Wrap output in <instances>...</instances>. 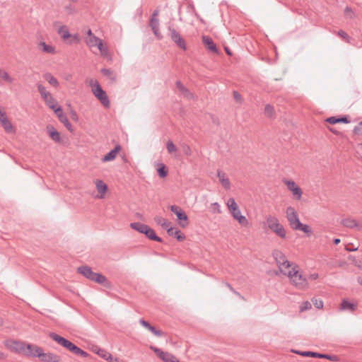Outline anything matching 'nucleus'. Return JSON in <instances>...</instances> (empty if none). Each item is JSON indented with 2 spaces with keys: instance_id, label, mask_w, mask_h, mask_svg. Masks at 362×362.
<instances>
[{
  "instance_id": "nucleus-1",
  "label": "nucleus",
  "mask_w": 362,
  "mask_h": 362,
  "mask_svg": "<svg viewBox=\"0 0 362 362\" xmlns=\"http://www.w3.org/2000/svg\"><path fill=\"white\" fill-rule=\"evenodd\" d=\"M49 337L56 341L58 344L61 345L64 348H66L71 352L75 354L76 355L82 356L83 357L88 356V353L78 347L76 345L73 344L69 340L59 336V334L54 333V332H50L49 334Z\"/></svg>"
},
{
  "instance_id": "nucleus-2",
  "label": "nucleus",
  "mask_w": 362,
  "mask_h": 362,
  "mask_svg": "<svg viewBox=\"0 0 362 362\" xmlns=\"http://www.w3.org/2000/svg\"><path fill=\"white\" fill-rule=\"evenodd\" d=\"M292 284L299 289H305L308 287V279L298 270V266H294L287 274Z\"/></svg>"
},
{
  "instance_id": "nucleus-3",
  "label": "nucleus",
  "mask_w": 362,
  "mask_h": 362,
  "mask_svg": "<svg viewBox=\"0 0 362 362\" xmlns=\"http://www.w3.org/2000/svg\"><path fill=\"white\" fill-rule=\"evenodd\" d=\"M266 224L267 227L277 236L281 238H286V230L283 225L279 223V221L276 217L271 215L267 216L266 218Z\"/></svg>"
},
{
  "instance_id": "nucleus-4",
  "label": "nucleus",
  "mask_w": 362,
  "mask_h": 362,
  "mask_svg": "<svg viewBox=\"0 0 362 362\" xmlns=\"http://www.w3.org/2000/svg\"><path fill=\"white\" fill-rule=\"evenodd\" d=\"M78 272L88 279L100 284H104L107 278L100 273L93 272L88 266H81L78 268Z\"/></svg>"
},
{
  "instance_id": "nucleus-5",
  "label": "nucleus",
  "mask_w": 362,
  "mask_h": 362,
  "mask_svg": "<svg viewBox=\"0 0 362 362\" xmlns=\"http://www.w3.org/2000/svg\"><path fill=\"white\" fill-rule=\"evenodd\" d=\"M90 85L95 96L100 101L102 105L105 107H110V100L105 90L97 81L91 79Z\"/></svg>"
},
{
  "instance_id": "nucleus-6",
  "label": "nucleus",
  "mask_w": 362,
  "mask_h": 362,
  "mask_svg": "<svg viewBox=\"0 0 362 362\" xmlns=\"http://www.w3.org/2000/svg\"><path fill=\"white\" fill-rule=\"evenodd\" d=\"M168 35L171 40L173 41L179 48L182 50L187 49L185 41L172 25H168Z\"/></svg>"
},
{
  "instance_id": "nucleus-7",
  "label": "nucleus",
  "mask_w": 362,
  "mask_h": 362,
  "mask_svg": "<svg viewBox=\"0 0 362 362\" xmlns=\"http://www.w3.org/2000/svg\"><path fill=\"white\" fill-rule=\"evenodd\" d=\"M272 256L274 258L277 265L279 266L281 272H284L281 267L288 269L291 267V263L286 259V256L281 251L279 250H273Z\"/></svg>"
},
{
  "instance_id": "nucleus-8",
  "label": "nucleus",
  "mask_w": 362,
  "mask_h": 362,
  "mask_svg": "<svg viewBox=\"0 0 362 362\" xmlns=\"http://www.w3.org/2000/svg\"><path fill=\"white\" fill-rule=\"evenodd\" d=\"M286 218L288 221L291 226V227L294 230L296 227H298L300 226V219L298 216L295 210V209L292 206H288L286 211Z\"/></svg>"
},
{
  "instance_id": "nucleus-9",
  "label": "nucleus",
  "mask_w": 362,
  "mask_h": 362,
  "mask_svg": "<svg viewBox=\"0 0 362 362\" xmlns=\"http://www.w3.org/2000/svg\"><path fill=\"white\" fill-rule=\"evenodd\" d=\"M283 182L287 186L288 190L292 192L295 199L300 200L301 199L303 191L293 180L284 179Z\"/></svg>"
},
{
  "instance_id": "nucleus-10",
  "label": "nucleus",
  "mask_w": 362,
  "mask_h": 362,
  "mask_svg": "<svg viewBox=\"0 0 362 362\" xmlns=\"http://www.w3.org/2000/svg\"><path fill=\"white\" fill-rule=\"evenodd\" d=\"M170 208V211L177 216L180 225L182 227H185L188 224L187 216L185 212L176 205H172Z\"/></svg>"
},
{
  "instance_id": "nucleus-11",
  "label": "nucleus",
  "mask_w": 362,
  "mask_h": 362,
  "mask_svg": "<svg viewBox=\"0 0 362 362\" xmlns=\"http://www.w3.org/2000/svg\"><path fill=\"white\" fill-rule=\"evenodd\" d=\"M37 355L41 362H61L62 361L60 356L52 352L45 353L43 349Z\"/></svg>"
},
{
  "instance_id": "nucleus-12",
  "label": "nucleus",
  "mask_w": 362,
  "mask_h": 362,
  "mask_svg": "<svg viewBox=\"0 0 362 362\" xmlns=\"http://www.w3.org/2000/svg\"><path fill=\"white\" fill-rule=\"evenodd\" d=\"M6 346L13 352L23 354V351H25V343L16 340H9L6 341Z\"/></svg>"
},
{
  "instance_id": "nucleus-13",
  "label": "nucleus",
  "mask_w": 362,
  "mask_h": 362,
  "mask_svg": "<svg viewBox=\"0 0 362 362\" xmlns=\"http://www.w3.org/2000/svg\"><path fill=\"white\" fill-rule=\"evenodd\" d=\"M341 223L346 228L362 231V222L357 221L352 218H346L341 220Z\"/></svg>"
},
{
  "instance_id": "nucleus-14",
  "label": "nucleus",
  "mask_w": 362,
  "mask_h": 362,
  "mask_svg": "<svg viewBox=\"0 0 362 362\" xmlns=\"http://www.w3.org/2000/svg\"><path fill=\"white\" fill-rule=\"evenodd\" d=\"M42 348L33 344H25V351H23V355L27 357H37L38 353H40Z\"/></svg>"
},
{
  "instance_id": "nucleus-15",
  "label": "nucleus",
  "mask_w": 362,
  "mask_h": 362,
  "mask_svg": "<svg viewBox=\"0 0 362 362\" xmlns=\"http://www.w3.org/2000/svg\"><path fill=\"white\" fill-rule=\"evenodd\" d=\"M294 352L300 356H310V357L320 358H327V359H329L331 361H334V358H335V356H334L320 354V353L313 352V351H296Z\"/></svg>"
},
{
  "instance_id": "nucleus-16",
  "label": "nucleus",
  "mask_w": 362,
  "mask_h": 362,
  "mask_svg": "<svg viewBox=\"0 0 362 362\" xmlns=\"http://www.w3.org/2000/svg\"><path fill=\"white\" fill-rule=\"evenodd\" d=\"M37 90L41 95V97L45 102L46 105L55 102L54 98L52 97L51 93L46 90V88L42 84H37Z\"/></svg>"
},
{
  "instance_id": "nucleus-17",
  "label": "nucleus",
  "mask_w": 362,
  "mask_h": 362,
  "mask_svg": "<svg viewBox=\"0 0 362 362\" xmlns=\"http://www.w3.org/2000/svg\"><path fill=\"white\" fill-rule=\"evenodd\" d=\"M175 86L179 91L182 93V95L188 100H192L194 98V94L191 93V91L186 88L180 81H176Z\"/></svg>"
},
{
  "instance_id": "nucleus-18",
  "label": "nucleus",
  "mask_w": 362,
  "mask_h": 362,
  "mask_svg": "<svg viewBox=\"0 0 362 362\" xmlns=\"http://www.w3.org/2000/svg\"><path fill=\"white\" fill-rule=\"evenodd\" d=\"M94 182L95 184L97 191L100 194L99 195L97 196V197L103 199L104 197L105 192L107 190V185L101 180H95Z\"/></svg>"
},
{
  "instance_id": "nucleus-19",
  "label": "nucleus",
  "mask_w": 362,
  "mask_h": 362,
  "mask_svg": "<svg viewBox=\"0 0 362 362\" xmlns=\"http://www.w3.org/2000/svg\"><path fill=\"white\" fill-rule=\"evenodd\" d=\"M0 122L1 125L7 132H13V127L10 121L8 119L6 114L0 111Z\"/></svg>"
},
{
  "instance_id": "nucleus-20",
  "label": "nucleus",
  "mask_w": 362,
  "mask_h": 362,
  "mask_svg": "<svg viewBox=\"0 0 362 362\" xmlns=\"http://www.w3.org/2000/svg\"><path fill=\"white\" fill-rule=\"evenodd\" d=\"M202 42L209 51L213 53H218V48L210 37L203 35Z\"/></svg>"
},
{
  "instance_id": "nucleus-21",
  "label": "nucleus",
  "mask_w": 362,
  "mask_h": 362,
  "mask_svg": "<svg viewBox=\"0 0 362 362\" xmlns=\"http://www.w3.org/2000/svg\"><path fill=\"white\" fill-rule=\"evenodd\" d=\"M121 146L119 145H117L112 150L108 152L104 157L102 158V161L103 163L109 162L113 160L117 153L120 151Z\"/></svg>"
},
{
  "instance_id": "nucleus-22",
  "label": "nucleus",
  "mask_w": 362,
  "mask_h": 362,
  "mask_svg": "<svg viewBox=\"0 0 362 362\" xmlns=\"http://www.w3.org/2000/svg\"><path fill=\"white\" fill-rule=\"evenodd\" d=\"M14 81L13 77H11L8 73L3 69H0V85L4 83H12Z\"/></svg>"
},
{
  "instance_id": "nucleus-23",
  "label": "nucleus",
  "mask_w": 362,
  "mask_h": 362,
  "mask_svg": "<svg viewBox=\"0 0 362 362\" xmlns=\"http://www.w3.org/2000/svg\"><path fill=\"white\" fill-rule=\"evenodd\" d=\"M37 47L44 53L47 54H55V47L52 45H47L45 42H40L37 44Z\"/></svg>"
},
{
  "instance_id": "nucleus-24",
  "label": "nucleus",
  "mask_w": 362,
  "mask_h": 362,
  "mask_svg": "<svg viewBox=\"0 0 362 362\" xmlns=\"http://www.w3.org/2000/svg\"><path fill=\"white\" fill-rule=\"evenodd\" d=\"M144 234L148 238H149L151 240L157 241L159 243H161L163 241L162 238L158 237L154 230H153L151 228H150L148 226H147V228L145 229Z\"/></svg>"
},
{
  "instance_id": "nucleus-25",
  "label": "nucleus",
  "mask_w": 362,
  "mask_h": 362,
  "mask_svg": "<svg viewBox=\"0 0 362 362\" xmlns=\"http://www.w3.org/2000/svg\"><path fill=\"white\" fill-rule=\"evenodd\" d=\"M217 176L219 179L220 182L223 185V187L229 189L230 188V183L229 179L226 177V174L220 170L218 171Z\"/></svg>"
},
{
  "instance_id": "nucleus-26",
  "label": "nucleus",
  "mask_w": 362,
  "mask_h": 362,
  "mask_svg": "<svg viewBox=\"0 0 362 362\" xmlns=\"http://www.w3.org/2000/svg\"><path fill=\"white\" fill-rule=\"evenodd\" d=\"M50 138L55 142H60L61 136L59 133L51 125L47 127Z\"/></svg>"
},
{
  "instance_id": "nucleus-27",
  "label": "nucleus",
  "mask_w": 362,
  "mask_h": 362,
  "mask_svg": "<svg viewBox=\"0 0 362 362\" xmlns=\"http://www.w3.org/2000/svg\"><path fill=\"white\" fill-rule=\"evenodd\" d=\"M326 122L329 124H335L339 123V122L347 124L349 122V120L347 118V117H346V116L341 117H329L326 119Z\"/></svg>"
},
{
  "instance_id": "nucleus-28",
  "label": "nucleus",
  "mask_w": 362,
  "mask_h": 362,
  "mask_svg": "<svg viewBox=\"0 0 362 362\" xmlns=\"http://www.w3.org/2000/svg\"><path fill=\"white\" fill-rule=\"evenodd\" d=\"M340 309L341 310H349L351 312H354L356 309V305L349 302L347 300H343L340 305Z\"/></svg>"
},
{
  "instance_id": "nucleus-29",
  "label": "nucleus",
  "mask_w": 362,
  "mask_h": 362,
  "mask_svg": "<svg viewBox=\"0 0 362 362\" xmlns=\"http://www.w3.org/2000/svg\"><path fill=\"white\" fill-rule=\"evenodd\" d=\"M160 358L162 359L164 362H179V361L176 358L175 356L168 352L161 353V356Z\"/></svg>"
},
{
  "instance_id": "nucleus-30",
  "label": "nucleus",
  "mask_w": 362,
  "mask_h": 362,
  "mask_svg": "<svg viewBox=\"0 0 362 362\" xmlns=\"http://www.w3.org/2000/svg\"><path fill=\"white\" fill-rule=\"evenodd\" d=\"M147 226H148L147 225L141 223L140 222H134L130 224V227L132 229H134L142 234L144 233L145 229L147 228Z\"/></svg>"
},
{
  "instance_id": "nucleus-31",
  "label": "nucleus",
  "mask_w": 362,
  "mask_h": 362,
  "mask_svg": "<svg viewBox=\"0 0 362 362\" xmlns=\"http://www.w3.org/2000/svg\"><path fill=\"white\" fill-rule=\"evenodd\" d=\"M58 33L64 40H66L71 37L69 29L66 25H62L58 28Z\"/></svg>"
},
{
  "instance_id": "nucleus-32",
  "label": "nucleus",
  "mask_w": 362,
  "mask_h": 362,
  "mask_svg": "<svg viewBox=\"0 0 362 362\" xmlns=\"http://www.w3.org/2000/svg\"><path fill=\"white\" fill-rule=\"evenodd\" d=\"M45 79L52 86L54 87L59 86V82L57 79L53 76L50 73H46L44 75Z\"/></svg>"
},
{
  "instance_id": "nucleus-33",
  "label": "nucleus",
  "mask_w": 362,
  "mask_h": 362,
  "mask_svg": "<svg viewBox=\"0 0 362 362\" xmlns=\"http://www.w3.org/2000/svg\"><path fill=\"white\" fill-rule=\"evenodd\" d=\"M58 119L62 124H64V125L66 127V128L68 130H69L71 132L72 131V125L70 123V122L69 121L66 115L63 114V115H58Z\"/></svg>"
},
{
  "instance_id": "nucleus-34",
  "label": "nucleus",
  "mask_w": 362,
  "mask_h": 362,
  "mask_svg": "<svg viewBox=\"0 0 362 362\" xmlns=\"http://www.w3.org/2000/svg\"><path fill=\"white\" fill-rule=\"evenodd\" d=\"M154 220L157 224L160 225L164 229L170 226V223L161 216H156Z\"/></svg>"
},
{
  "instance_id": "nucleus-35",
  "label": "nucleus",
  "mask_w": 362,
  "mask_h": 362,
  "mask_svg": "<svg viewBox=\"0 0 362 362\" xmlns=\"http://www.w3.org/2000/svg\"><path fill=\"white\" fill-rule=\"evenodd\" d=\"M101 73L112 81H115L116 80V75L110 69L103 68L101 69Z\"/></svg>"
},
{
  "instance_id": "nucleus-36",
  "label": "nucleus",
  "mask_w": 362,
  "mask_h": 362,
  "mask_svg": "<svg viewBox=\"0 0 362 362\" xmlns=\"http://www.w3.org/2000/svg\"><path fill=\"white\" fill-rule=\"evenodd\" d=\"M344 14L345 18L347 19H353L356 17L355 12L349 6H346L344 8Z\"/></svg>"
},
{
  "instance_id": "nucleus-37",
  "label": "nucleus",
  "mask_w": 362,
  "mask_h": 362,
  "mask_svg": "<svg viewBox=\"0 0 362 362\" xmlns=\"http://www.w3.org/2000/svg\"><path fill=\"white\" fill-rule=\"evenodd\" d=\"M264 113L267 117H273L274 116V107L269 104L266 105Z\"/></svg>"
},
{
  "instance_id": "nucleus-38",
  "label": "nucleus",
  "mask_w": 362,
  "mask_h": 362,
  "mask_svg": "<svg viewBox=\"0 0 362 362\" xmlns=\"http://www.w3.org/2000/svg\"><path fill=\"white\" fill-rule=\"evenodd\" d=\"M100 38L96 36H91L86 39V42L89 47H95L99 42Z\"/></svg>"
},
{
  "instance_id": "nucleus-39",
  "label": "nucleus",
  "mask_w": 362,
  "mask_h": 362,
  "mask_svg": "<svg viewBox=\"0 0 362 362\" xmlns=\"http://www.w3.org/2000/svg\"><path fill=\"white\" fill-rule=\"evenodd\" d=\"M294 230H301L308 235L312 233V230H310V227L308 225L303 224L301 222H300V226L298 227H296Z\"/></svg>"
},
{
  "instance_id": "nucleus-40",
  "label": "nucleus",
  "mask_w": 362,
  "mask_h": 362,
  "mask_svg": "<svg viewBox=\"0 0 362 362\" xmlns=\"http://www.w3.org/2000/svg\"><path fill=\"white\" fill-rule=\"evenodd\" d=\"M95 352L98 354L101 358H104L105 360L107 359V356L110 354V353L105 349L96 347L95 349Z\"/></svg>"
},
{
  "instance_id": "nucleus-41",
  "label": "nucleus",
  "mask_w": 362,
  "mask_h": 362,
  "mask_svg": "<svg viewBox=\"0 0 362 362\" xmlns=\"http://www.w3.org/2000/svg\"><path fill=\"white\" fill-rule=\"evenodd\" d=\"M234 219L237 220L238 221V223L243 226H246L248 225L247 219L246 218V217L245 216H243L242 214L238 215V216L235 217Z\"/></svg>"
},
{
  "instance_id": "nucleus-42",
  "label": "nucleus",
  "mask_w": 362,
  "mask_h": 362,
  "mask_svg": "<svg viewBox=\"0 0 362 362\" xmlns=\"http://www.w3.org/2000/svg\"><path fill=\"white\" fill-rule=\"evenodd\" d=\"M157 171L160 177H165L168 174L166 167L163 164L160 165V166L157 169Z\"/></svg>"
},
{
  "instance_id": "nucleus-43",
  "label": "nucleus",
  "mask_w": 362,
  "mask_h": 362,
  "mask_svg": "<svg viewBox=\"0 0 362 362\" xmlns=\"http://www.w3.org/2000/svg\"><path fill=\"white\" fill-rule=\"evenodd\" d=\"M226 205L229 211L238 206L233 198H229L227 201Z\"/></svg>"
},
{
  "instance_id": "nucleus-44",
  "label": "nucleus",
  "mask_w": 362,
  "mask_h": 362,
  "mask_svg": "<svg viewBox=\"0 0 362 362\" xmlns=\"http://www.w3.org/2000/svg\"><path fill=\"white\" fill-rule=\"evenodd\" d=\"M210 208L212 213H221V206L218 202L212 203Z\"/></svg>"
},
{
  "instance_id": "nucleus-45",
  "label": "nucleus",
  "mask_w": 362,
  "mask_h": 362,
  "mask_svg": "<svg viewBox=\"0 0 362 362\" xmlns=\"http://www.w3.org/2000/svg\"><path fill=\"white\" fill-rule=\"evenodd\" d=\"M166 148L169 153H173L177 151V148L172 141L167 142Z\"/></svg>"
},
{
  "instance_id": "nucleus-46",
  "label": "nucleus",
  "mask_w": 362,
  "mask_h": 362,
  "mask_svg": "<svg viewBox=\"0 0 362 362\" xmlns=\"http://www.w3.org/2000/svg\"><path fill=\"white\" fill-rule=\"evenodd\" d=\"M312 303L315 305V307L316 308H317V309H321V308H323L324 303H323V301L322 300L313 298L312 299Z\"/></svg>"
},
{
  "instance_id": "nucleus-47",
  "label": "nucleus",
  "mask_w": 362,
  "mask_h": 362,
  "mask_svg": "<svg viewBox=\"0 0 362 362\" xmlns=\"http://www.w3.org/2000/svg\"><path fill=\"white\" fill-rule=\"evenodd\" d=\"M149 24L152 30L159 28V20L158 18H151Z\"/></svg>"
},
{
  "instance_id": "nucleus-48",
  "label": "nucleus",
  "mask_w": 362,
  "mask_h": 362,
  "mask_svg": "<svg viewBox=\"0 0 362 362\" xmlns=\"http://www.w3.org/2000/svg\"><path fill=\"white\" fill-rule=\"evenodd\" d=\"M174 237L178 240V241H182L185 239V235L181 233L179 230H175L174 233Z\"/></svg>"
},
{
  "instance_id": "nucleus-49",
  "label": "nucleus",
  "mask_w": 362,
  "mask_h": 362,
  "mask_svg": "<svg viewBox=\"0 0 362 362\" xmlns=\"http://www.w3.org/2000/svg\"><path fill=\"white\" fill-rule=\"evenodd\" d=\"M140 324L142 325L144 327L147 328L151 332L155 328V327L151 325L147 321L143 319L140 320Z\"/></svg>"
},
{
  "instance_id": "nucleus-50",
  "label": "nucleus",
  "mask_w": 362,
  "mask_h": 362,
  "mask_svg": "<svg viewBox=\"0 0 362 362\" xmlns=\"http://www.w3.org/2000/svg\"><path fill=\"white\" fill-rule=\"evenodd\" d=\"M311 307H312V305L310 302L305 301L303 303L302 305L300 306V312H303L305 310L310 309Z\"/></svg>"
},
{
  "instance_id": "nucleus-51",
  "label": "nucleus",
  "mask_w": 362,
  "mask_h": 362,
  "mask_svg": "<svg viewBox=\"0 0 362 362\" xmlns=\"http://www.w3.org/2000/svg\"><path fill=\"white\" fill-rule=\"evenodd\" d=\"M106 361L109 362H125L117 357H113L111 354L107 356Z\"/></svg>"
},
{
  "instance_id": "nucleus-52",
  "label": "nucleus",
  "mask_w": 362,
  "mask_h": 362,
  "mask_svg": "<svg viewBox=\"0 0 362 362\" xmlns=\"http://www.w3.org/2000/svg\"><path fill=\"white\" fill-rule=\"evenodd\" d=\"M233 98L236 102H238L239 103H242V100H243L242 96L238 91L234 90L233 93Z\"/></svg>"
},
{
  "instance_id": "nucleus-53",
  "label": "nucleus",
  "mask_w": 362,
  "mask_h": 362,
  "mask_svg": "<svg viewBox=\"0 0 362 362\" xmlns=\"http://www.w3.org/2000/svg\"><path fill=\"white\" fill-rule=\"evenodd\" d=\"M230 212L232 216L233 217V218L235 217L238 216V215L241 214L240 210L238 206L230 210Z\"/></svg>"
},
{
  "instance_id": "nucleus-54",
  "label": "nucleus",
  "mask_w": 362,
  "mask_h": 362,
  "mask_svg": "<svg viewBox=\"0 0 362 362\" xmlns=\"http://www.w3.org/2000/svg\"><path fill=\"white\" fill-rule=\"evenodd\" d=\"M354 133L357 135H362V126L360 123L354 128Z\"/></svg>"
},
{
  "instance_id": "nucleus-55",
  "label": "nucleus",
  "mask_w": 362,
  "mask_h": 362,
  "mask_svg": "<svg viewBox=\"0 0 362 362\" xmlns=\"http://www.w3.org/2000/svg\"><path fill=\"white\" fill-rule=\"evenodd\" d=\"M337 35L344 40H348L349 39V35L342 30H339Z\"/></svg>"
},
{
  "instance_id": "nucleus-56",
  "label": "nucleus",
  "mask_w": 362,
  "mask_h": 362,
  "mask_svg": "<svg viewBox=\"0 0 362 362\" xmlns=\"http://www.w3.org/2000/svg\"><path fill=\"white\" fill-rule=\"evenodd\" d=\"M71 42H76V43H78L80 42V37L78 34H74V35H71Z\"/></svg>"
},
{
  "instance_id": "nucleus-57",
  "label": "nucleus",
  "mask_w": 362,
  "mask_h": 362,
  "mask_svg": "<svg viewBox=\"0 0 362 362\" xmlns=\"http://www.w3.org/2000/svg\"><path fill=\"white\" fill-rule=\"evenodd\" d=\"M152 333L156 335V337H162L164 335V333L160 331V330H158L156 327L154 328V329L152 331Z\"/></svg>"
},
{
  "instance_id": "nucleus-58",
  "label": "nucleus",
  "mask_w": 362,
  "mask_h": 362,
  "mask_svg": "<svg viewBox=\"0 0 362 362\" xmlns=\"http://www.w3.org/2000/svg\"><path fill=\"white\" fill-rule=\"evenodd\" d=\"M100 52L101 55L105 57H107L109 54V52L107 47H104L102 49L100 50Z\"/></svg>"
},
{
  "instance_id": "nucleus-59",
  "label": "nucleus",
  "mask_w": 362,
  "mask_h": 362,
  "mask_svg": "<svg viewBox=\"0 0 362 362\" xmlns=\"http://www.w3.org/2000/svg\"><path fill=\"white\" fill-rule=\"evenodd\" d=\"M65 9L69 12V13H74L76 12L75 8L73 7L72 5L66 6Z\"/></svg>"
},
{
  "instance_id": "nucleus-60",
  "label": "nucleus",
  "mask_w": 362,
  "mask_h": 362,
  "mask_svg": "<svg viewBox=\"0 0 362 362\" xmlns=\"http://www.w3.org/2000/svg\"><path fill=\"white\" fill-rule=\"evenodd\" d=\"M165 229L167 230V232H168V235H173V236H174V233H175V230H174V228H172V227H170V226H169V227H168L167 228H165Z\"/></svg>"
},
{
  "instance_id": "nucleus-61",
  "label": "nucleus",
  "mask_w": 362,
  "mask_h": 362,
  "mask_svg": "<svg viewBox=\"0 0 362 362\" xmlns=\"http://www.w3.org/2000/svg\"><path fill=\"white\" fill-rule=\"evenodd\" d=\"M151 349L156 353L157 354V355L160 357L161 356V353H163V351L158 349V348H156V347H151Z\"/></svg>"
},
{
  "instance_id": "nucleus-62",
  "label": "nucleus",
  "mask_w": 362,
  "mask_h": 362,
  "mask_svg": "<svg viewBox=\"0 0 362 362\" xmlns=\"http://www.w3.org/2000/svg\"><path fill=\"white\" fill-rule=\"evenodd\" d=\"M152 30L153 32V34L156 36L157 38H158V39L162 38V35H160V33L159 32V28H157L156 30Z\"/></svg>"
},
{
  "instance_id": "nucleus-63",
  "label": "nucleus",
  "mask_w": 362,
  "mask_h": 362,
  "mask_svg": "<svg viewBox=\"0 0 362 362\" xmlns=\"http://www.w3.org/2000/svg\"><path fill=\"white\" fill-rule=\"evenodd\" d=\"M55 114L57 115V116L58 117V115H63V112H62V109L60 106H58L57 107V109L55 110Z\"/></svg>"
},
{
  "instance_id": "nucleus-64",
  "label": "nucleus",
  "mask_w": 362,
  "mask_h": 362,
  "mask_svg": "<svg viewBox=\"0 0 362 362\" xmlns=\"http://www.w3.org/2000/svg\"><path fill=\"white\" fill-rule=\"evenodd\" d=\"M98 48L99 50L102 49L105 46L103 45V42L101 39H100L99 42H98L97 45H95Z\"/></svg>"
}]
</instances>
